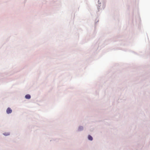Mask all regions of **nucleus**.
I'll use <instances>...</instances> for the list:
<instances>
[{
    "label": "nucleus",
    "instance_id": "obj_1",
    "mask_svg": "<svg viewBox=\"0 0 150 150\" xmlns=\"http://www.w3.org/2000/svg\"><path fill=\"white\" fill-rule=\"evenodd\" d=\"M12 110L10 108H8L6 110V112L7 114H9L12 112Z\"/></svg>",
    "mask_w": 150,
    "mask_h": 150
},
{
    "label": "nucleus",
    "instance_id": "obj_2",
    "mask_svg": "<svg viewBox=\"0 0 150 150\" xmlns=\"http://www.w3.org/2000/svg\"><path fill=\"white\" fill-rule=\"evenodd\" d=\"M30 96L29 94H27L25 95V98L26 99H29L30 98Z\"/></svg>",
    "mask_w": 150,
    "mask_h": 150
},
{
    "label": "nucleus",
    "instance_id": "obj_3",
    "mask_svg": "<svg viewBox=\"0 0 150 150\" xmlns=\"http://www.w3.org/2000/svg\"><path fill=\"white\" fill-rule=\"evenodd\" d=\"M88 139L90 140H93V137L90 135H89L88 136Z\"/></svg>",
    "mask_w": 150,
    "mask_h": 150
},
{
    "label": "nucleus",
    "instance_id": "obj_4",
    "mask_svg": "<svg viewBox=\"0 0 150 150\" xmlns=\"http://www.w3.org/2000/svg\"><path fill=\"white\" fill-rule=\"evenodd\" d=\"M79 130L80 131L83 129V127H79Z\"/></svg>",
    "mask_w": 150,
    "mask_h": 150
},
{
    "label": "nucleus",
    "instance_id": "obj_5",
    "mask_svg": "<svg viewBox=\"0 0 150 150\" xmlns=\"http://www.w3.org/2000/svg\"><path fill=\"white\" fill-rule=\"evenodd\" d=\"M4 134L5 136H7L9 135V133H4Z\"/></svg>",
    "mask_w": 150,
    "mask_h": 150
}]
</instances>
